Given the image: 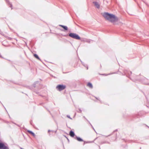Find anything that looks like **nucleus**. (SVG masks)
Here are the masks:
<instances>
[{
  "instance_id": "8",
  "label": "nucleus",
  "mask_w": 149,
  "mask_h": 149,
  "mask_svg": "<svg viewBox=\"0 0 149 149\" xmlns=\"http://www.w3.org/2000/svg\"><path fill=\"white\" fill-rule=\"evenodd\" d=\"M59 26L62 27V28H63L64 29V30H68V27L66 26L63 25H59Z\"/></svg>"
},
{
  "instance_id": "12",
  "label": "nucleus",
  "mask_w": 149,
  "mask_h": 149,
  "mask_svg": "<svg viewBox=\"0 0 149 149\" xmlns=\"http://www.w3.org/2000/svg\"><path fill=\"white\" fill-rule=\"evenodd\" d=\"M6 2H8V4L10 5V7H11V9H12V4L10 3V2L9 1H8V0H6Z\"/></svg>"
},
{
  "instance_id": "24",
  "label": "nucleus",
  "mask_w": 149,
  "mask_h": 149,
  "mask_svg": "<svg viewBox=\"0 0 149 149\" xmlns=\"http://www.w3.org/2000/svg\"><path fill=\"white\" fill-rule=\"evenodd\" d=\"M130 72V73L131 74H132V72Z\"/></svg>"
},
{
  "instance_id": "27",
  "label": "nucleus",
  "mask_w": 149,
  "mask_h": 149,
  "mask_svg": "<svg viewBox=\"0 0 149 149\" xmlns=\"http://www.w3.org/2000/svg\"><path fill=\"white\" fill-rule=\"evenodd\" d=\"M36 93L37 94H38V93H37V92H36Z\"/></svg>"
},
{
  "instance_id": "22",
  "label": "nucleus",
  "mask_w": 149,
  "mask_h": 149,
  "mask_svg": "<svg viewBox=\"0 0 149 149\" xmlns=\"http://www.w3.org/2000/svg\"><path fill=\"white\" fill-rule=\"evenodd\" d=\"M117 131V130H116L114 131V132Z\"/></svg>"
},
{
  "instance_id": "20",
  "label": "nucleus",
  "mask_w": 149,
  "mask_h": 149,
  "mask_svg": "<svg viewBox=\"0 0 149 149\" xmlns=\"http://www.w3.org/2000/svg\"><path fill=\"white\" fill-rule=\"evenodd\" d=\"M102 74V75H104L107 76V75H108V74Z\"/></svg>"
},
{
  "instance_id": "10",
  "label": "nucleus",
  "mask_w": 149,
  "mask_h": 149,
  "mask_svg": "<svg viewBox=\"0 0 149 149\" xmlns=\"http://www.w3.org/2000/svg\"><path fill=\"white\" fill-rule=\"evenodd\" d=\"M33 55H34V57L35 58H36L38 59L39 60L41 61L40 59V58L38 56L37 54H34Z\"/></svg>"
},
{
  "instance_id": "6",
  "label": "nucleus",
  "mask_w": 149,
  "mask_h": 149,
  "mask_svg": "<svg viewBox=\"0 0 149 149\" xmlns=\"http://www.w3.org/2000/svg\"><path fill=\"white\" fill-rule=\"evenodd\" d=\"M75 139H76L78 141H84L80 137H78L76 136H75Z\"/></svg>"
},
{
  "instance_id": "4",
  "label": "nucleus",
  "mask_w": 149,
  "mask_h": 149,
  "mask_svg": "<svg viewBox=\"0 0 149 149\" xmlns=\"http://www.w3.org/2000/svg\"><path fill=\"white\" fill-rule=\"evenodd\" d=\"M0 149H9V148L7 146H6L3 143L0 142Z\"/></svg>"
},
{
  "instance_id": "13",
  "label": "nucleus",
  "mask_w": 149,
  "mask_h": 149,
  "mask_svg": "<svg viewBox=\"0 0 149 149\" xmlns=\"http://www.w3.org/2000/svg\"><path fill=\"white\" fill-rule=\"evenodd\" d=\"M81 62L82 64L83 65H84L85 67H86L87 68V69H88V67L87 65H86L84 63L82 62L81 61Z\"/></svg>"
},
{
  "instance_id": "7",
  "label": "nucleus",
  "mask_w": 149,
  "mask_h": 149,
  "mask_svg": "<svg viewBox=\"0 0 149 149\" xmlns=\"http://www.w3.org/2000/svg\"><path fill=\"white\" fill-rule=\"evenodd\" d=\"M69 135L72 137H73L75 136V134L74 132L70 131L69 133Z\"/></svg>"
},
{
  "instance_id": "19",
  "label": "nucleus",
  "mask_w": 149,
  "mask_h": 149,
  "mask_svg": "<svg viewBox=\"0 0 149 149\" xmlns=\"http://www.w3.org/2000/svg\"><path fill=\"white\" fill-rule=\"evenodd\" d=\"M88 121L89 122V123H90V124L91 125V126H92V127H93V129L94 130H94V129L92 125H91V124L90 123V122H89L88 121Z\"/></svg>"
},
{
  "instance_id": "25",
  "label": "nucleus",
  "mask_w": 149,
  "mask_h": 149,
  "mask_svg": "<svg viewBox=\"0 0 149 149\" xmlns=\"http://www.w3.org/2000/svg\"><path fill=\"white\" fill-rule=\"evenodd\" d=\"M30 123H31V124L32 125V123L31 122H30Z\"/></svg>"
},
{
  "instance_id": "16",
  "label": "nucleus",
  "mask_w": 149,
  "mask_h": 149,
  "mask_svg": "<svg viewBox=\"0 0 149 149\" xmlns=\"http://www.w3.org/2000/svg\"><path fill=\"white\" fill-rule=\"evenodd\" d=\"M91 40H86L85 41L87 42L90 43L91 42Z\"/></svg>"
},
{
  "instance_id": "3",
  "label": "nucleus",
  "mask_w": 149,
  "mask_h": 149,
  "mask_svg": "<svg viewBox=\"0 0 149 149\" xmlns=\"http://www.w3.org/2000/svg\"><path fill=\"white\" fill-rule=\"evenodd\" d=\"M66 87V86L65 85L59 84L56 86V88L57 90L59 91H61L64 89Z\"/></svg>"
},
{
  "instance_id": "30",
  "label": "nucleus",
  "mask_w": 149,
  "mask_h": 149,
  "mask_svg": "<svg viewBox=\"0 0 149 149\" xmlns=\"http://www.w3.org/2000/svg\"><path fill=\"white\" fill-rule=\"evenodd\" d=\"M148 127L149 128V127Z\"/></svg>"
},
{
  "instance_id": "23",
  "label": "nucleus",
  "mask_w": 149,
  "mask_h": 149,
  "mask_svg": "<svg viewBox=\"0 0 149 149\" xmlns=\"http://www.w3.org/2000/svg\"><path fill=\"white\" fill-rule=\"evenodd\" d=\"M146 84H147V85H149V83Z\"/></svg>"
},
{
  "instance_id": "1",
  "label": "nucleus",
  "mask_w": 149,
  "mask_h": 149,
  "mask_svg": "<svg viewBox=\"0 0 149 149\" xmlns=\"http://www.w3.org/2000/svg\"><path fill=\"white\" fill-rule=\"evenodd\" d=\"M102 16L106 20L112 23H113L117 22L118 20V18L117 16L113 14H110L108 13H103Z\"/></svg>"
},
{
  "instance_id": "9",
  "label": "nucleus",
  "mask_w": 149,
  "mask_h": 149,
  "mask_svg": "<svg viewBox=\"0 0 149 149\" xmlns=\"http://www.w3.org/2000/svg\"><path fill=\"white\" fill-rule=\"evenodd\" d=\"M87 86L91 88H93V86L92 84L90 82H89L88 83Z\"/></svg>"
},
{
  "instance_id": "26",
  "label": "nucleus",
  "mask_w": 149,
  "mask_h": 149,
  "mask_svg": "<svg viewBox=\"0 0 149 149\" xmlns=\"http://www.w3.org/2000/svg\"><path fill=\"white\" fill-rule=\"evenodd\" d=\"M95 98H96L98 100V99H97V97H95Z\"/></svg>"
},
{
  "instance_id": "21",
  "label": "nucleus",
  "mask_w": 149,
  "mask_h": 149,
  "mask_svg": "<svg viewBox=\"0 0 149 149\" xmlns=\"http://www.w3.org/2000/svg\"><path fill=\"white\" fill-rule=\"evenodd\" d=\"M79 111L80 112V113H81V109H79Z\"/></svg>"
},
{
  "instance_id": "11",
  "label": "nucleus",
  "mask_w": 149,
  "mask_h": 149,
  "mask_svg": "<svg viewBox=\"0 0 149 149\" xmlns=\"http://www.w3.org/2000/svg\"><path fill=\"white\" fill-rule=\"evenodd\" d=\"M28 132L30 134H31L33 136H35V134L32 131L30 130H28Z\"/></svg>"
},
{
  "instance_id": "29",
  "label": "nucleus",
  "mask_w": 149,
  "mask_h": 149,
  "mask_svg": "<svg viewBox=\"0 0 149 149\" xmlns=\"http://www.w3.org/2000/svg\"><path fill=\"white\" fill-rule=\"evenodd\" d=\"M66 36V35H64V36Z\"/></svg>"
},
{
  "instance_id": "28",
  "label": "nucleus",
  "mask_w": 149,
  "mask_h": 149,
  "mask_svg": "<svg viewBox=\"0 0 149 149\" xmlns=\"http://www.w3.org/2000/svg\"><path fill=\"white\" fill-rule=\"evenodd\" d=\"M84 118H85V116H84Z\"/></svg>"
},
{
  "instance_id": "14",
  "label": "nucleus",
  "mask_w": 149,
  "mask_h": 149,
  "mask_svg": "<svg viewBox=\"0 0 149 149\" xmlns=\"http://www.w3.org/2000/svg\"><path fill=\"white\" fill-rule=\"evenodd\" d=\"M38 83V81H36L35 83H34V84H33V87H36V84Z\"/></svg>"
},
{
  "instance_id": "2",
  "label": "nucleus",
  "mask_w": 149,
  "mask_h": 149,
  "mask_svg": "<svg viewBox=\"0 0 149 149\" xmlns=\"http://www.w3.org/2000/svg\"><path fill=\"white\" fill-rule=\"evenodd\" d=\"M69 36L72 38L77 39V40H80V36L77 34H76L75 33H70L69 34Z\"/></svg>"
},
{
  "instance_id": "5",
  "label": "nucleus",
  "mask_w": 149,
  "mask_h": 149,
  "mask_svg": "<svg viewBox=\"0 0 149 149\" xmlns=\"http://www.w3.org/2000/svg\"><path fill=\"white\" fill-rule=\"evenodd\" d=\"M93 3L97 8H100V5L98 2H93Z\"/></svg>"
},
{
  "instance_id": "18",
  "label": "nucleus",
  "mask_w": 149,
  "mask_h": 149,
  "mask_svg": "<svg viewBox=\"0 0 149 149\" xmlns=\"http://www.w3.org/2000/svg\"><path fill=\"white\" fill-rule=\"evenodd\" d=\"M67 117L68 118H70V119H72V118H70V116H69V115H67Z\"/></svg>"
},
{
  "instance_id": "15",
  "label": "nucleus",
  "mask_w": 149,
  "mask_h": 149,
  "mask_svg": "<svg viewBox=\"0 0 149 149\" xmlns=\"http://www.w3.org/2000/svg\"><path fill=\"white\" fill-rule=\"evenodd\" d=\"M91 142H90V141H84V145L85 144V143H91Z\"/></svg>"
},
{
  "instance_id": "17",
  "label": "nucleus",
  "mask_w": 149,
  "mask_h": 149,
  "mask_svg": "<svg viewBox=\"0 0 149 149\" xmlns=\"http://www.w3.org/2000/svg\"><path fill=\"white\" fill-rule=\"evenodd\" d=\"M50 131H52V132H53V131H52V130H48V133H49V135H50V133H49V132H50Z\"/></svg>"
}]
</instances>
